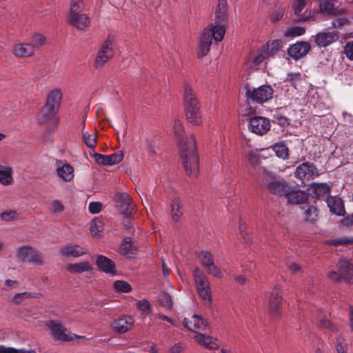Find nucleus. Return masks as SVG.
I'll list each match as a JSON object with an SVG mask.
<instances>
[{
  "label": "nucleus",
  "instance_id": "f257e3e1",
  "mask_svg": "<svg viewBox=\"0 0 353 353\" xmlns=\"http://www.w3.org/2000/svg\"><path fill=\"white\" fill-rule=\"evenodd\" d=\"M228 16V3L226 0H219L215 13L216 21L205 29L199 41L198 55L200 57L207 55L212 44V39L215 42L223 40L225 34V26L222 24L226 21Z\"/></svg>",
  "mask_w": 353,
  "mask_h": 353
},
{
  "label": "nucleus",
  "instance_id": "f03ea898",
  "mask_svg": "<svg viewBox=\"0 0 353 353\" xmlns=\"http://www.w3.org/2000/svg\"><path fill=\"white\" fill-rule=\"evenodd\" d=\"M173 129L180 152L183 161L185 170L189 176H196L199 171V157L196 153L195 138L193 135L183 137V125L180 120L176 119L173 123Z\"/></svg>",
  "mask_w": 353,
  "mask_h": 353
},
{
  "label": "nucleus",
  "instance_id": "7ed1b4c3",
  "mask_svg": "<svg viewBox=\"0 0 353 353\" xmlns=\"http://www.w3.org/2000/svg\"><path fill=\"white\" fill-rule=\"evenodd\" d=\"M183 98L185 116L188 121L193 125H199L201 124L203 115L201 105L192 88L188 84H185L184 86Z\"/></svg>",
  "mask_w": 353,
  "mask_h": 353
},
{
  "label": "nucleus",
  "instance_id": "20e7f679",
  "mask_svg": "<svg viewBox=\"0 0 353 353\" xmlns=\"http://www.w3.org/2000/svg\"><path fill=\"white\" fill-rule=\"evenodd\" d=\"M61 98L62 94L59 89L53 90L48 93L46 106L38 118L39 123H45L54 115L60 106Z\"/></svg>",
  "mask_w": 353,
  "mask_h": 353
},
{
  "label": "nucleus",
  "instance_id": "39448f33",
  "mask_svg": "<svg viewBox=\"0 0 353 353\" xmlns=\"http://www.w3.org/2000/svg\"><path fill=\"white\" fill-rule=\"evenodd\" d=\"M114 37L108 35L99 47L94 62V67L101 68L114 55Z\"/></svg>",
  "mask_w": 353,
  "mask_h": 353
},
{
  "label": "nucleus",
  "instance_id": "423d86ee",
  "mask_svg": "<svg viewBox=\"0 0 353 353\" xmlns=\"http://www.w3.org/2000/svg\"><path fill=\"white\" fill-rule=\"evenodd\" d=\"M16 258L19 261H28L35 265L43 263V254L31 246L23 245L16 250Z\"/></svg>",
  "mask_w": 353,
  "mask_h": 353
},
{
  "label": "nucleus",
  "instance_id": "0eeeda50",
  "mask_svg": "<svg viewBox=\"0 0 353 353\" xmlns=\"http://www.w3.org/2000/svg\"><path fill=\"white\" fill-rule=\"evenodd\" d=\"M197 256L199 262L209 274L216 278H221L222 276V272L221 270L215 265L214 257L210 252L202 250L198 253Z\"/></svg>",
  "mask_w": 353,
  "mask_h": 353
},
{
  "label": "nucleus",
  "instance_id": "6e6552de",
  "mask_svg": "<svg viewBox=\"0 0 353 353\" xmlns=\"http://www.w3.org/2000/svg\"><path fill=\"white\" fill-rule=\"evenodd\" d=\"M270 121L266 117L254 116L249 120L248 129L255 134L263 136L270 130Z\"/></svg>",
  "mask_w": 353,
  "mask_h": 353
},
{
  "label": "nucleus",
  "instance_id": "1a4fd4ad",
  "mask_svg": "<svg viewBox=\"0 0 353 353\" xmlns=\"http://www.w3.org/2000/svg\"><path fill=\"white\" fill-rule=\"evenodd\" d=\"M328 276L334 281H339L342 278L352 279H353V265L347 260L341 259L338 263V270L331 271Z\"/></svg>",
  "mask_w": 353,
  "mask_h": 353
},
{
  "label": "nucleus",
  "instance_id": "9d476101",
  "mask_svg": "<svg viewBox=\"0 0 353 353\" xmlns=\"http://www.w3.org/2000/svg\"><path fill=\"white\" fill-rule=\"evenodd\" d=\"M301 81L300 73L290 74L288 75L285 83L281 90L288 100H292L297 93V85Z\"/></svg>",
  "mask_w": 353,
  "mask_h": 353
},
{
  "label": "nucleus",
  "instance_id": "9b49d317",
  "mask_svg": "<svg viewBox=\"0 0 353 353\" xmlns=\"http://www.w3.org/2000/svg\"><path fill=\"white\" fill-rule=\"evenodd\" d=\"M273 90L270 85H263L249 92L250 99L259 103H263L272 98Z\"/></svg>",
  "mask_w": 353,
  "mask_h": 353
},
{
  "label": "nucleus",
  "instance_id": "f8f14e48",
  "mask_svg": "<svg viewBox=\"0 0 353 353\" xmlns=\"http://www.w3.org/2000/svg\"><path fill=\"white\" fill-rule=\"evenodd\" d=\"M48 327L53 336L59 340L68 341L72 340L74 338L81 339L83 337L82 336L72 334L63 325L56 323L54 321H51L48 324Z\"/></svg>",
  "mask_w": 353,
  "mask_h": 353
},
{
  "label": "nucleus",
  "instance_id": "ddd939ff",
  "mask_svg": "<svg viewBox=\"0 0 353 353\" xmlns=\"http://www.w3.org/2000/svg\"><path fill=\"white\" fill-rule=\"evenodd\" d=\"M185 327L194 332L205 330L208 327L207 322L198 315H192L190 319L185 318L183 321Z\"/></svg>",
  "mask_w": 353,
  "mask_h": 353
},
{
  "label": "nucleus",
  "instance_id": "4468645a",
  "mask_svg": "<svg viewBox=\"0 0 353 353\" xmlns=\"http://www.w3.org/2000/svg\"><path fill=\"white\" fill-rule=\"evenodd\" d=\"M296 178L300 179H310L318 175L316 167L311 163H303L299 165L294 172Z\"/></svg>",
  "mask_w": 353,
  "mask_h": 353
},
{
  "label": "nucleus",
  "instance_id": "2eb2a0df",
  "mask_svg": "<svg viewBox=\"0 0 353 353\" xmlns=\"http://www.w3.org/2000/svg\"><path fill=\"white\" fill-rule=\"evenodd\" d=\"M95 161L103 165H112L119 163L123 159V154L121 151H118L110 155H103L101 154H94Z\"/></svg>",
  "mask_w": 353,
  "mask_h": 353
},
{
  "label": "nucleus",
  "instance_id": "dca6fc26",
  "mask_svg": "<svg viewBox=\"0 0 353 353\" xmlns=\"http://www.w3.org/2000/svg\"><path fill=\"white\" fill-rule=\"evenodd\" d=\"M86 253V249L78 244L68 243L59 249V254L64 256L79 257Z\"/></svg>",
  "mask_w": 353,
  "mask_h": 353
},
{
  "label": "nucleus",
  "instance_id": "f3484780",
  "mask_svg": "<svg viewBox=\"0 0 353 353\" xmlns=\"http://www.w3.org/2000/svg\"><path fill=\"white\" fill-rule=\"evenodd\" d=\"M310 49L308 43L301 41L292 45L288 49V54L294 59L298 60L305 56Z\"/></svg>",
  "mask_w": 353,
  "mask_h": 353
},
{
  "label": "nucleus",
  "instance_id": "a211bd4d",
  "mask_svg": "<svg viewBox=\"0 0 353 353\" xmlns=\"http://www.w3.org/2000/svg\"><path fill=\"white\" fill-rule=\"evenodd\" d=\"M309 191L312 196L318 199H325L330 196V186L325 183H312L309 188Z\"/></svg>",
  "mask_w": 353,
  "mask_h": 353
},
{
  "label": "nucleus",
  "instance_id": "6ab92c4d",
  "mask_svg": "<svg viewBox=\"0 0 353 353\" xmlns=\"http://www.w3.org/2000/svg\"><path fill=\"white\" fill-rule=\"evenodd\" d=\"M281 302L282 297L280 295L279 290L276 289L272 292L269 303L270 314L273 318H277L281 315Z\"/></svg>",
  "mask_w": 353,
  "mask_h": 353
},
{
  "label": "nucleus",
  "instance_id": "aec40b11",
  "mask_svg": "<svg viewBox=\"0 0 353 353\" xmlns=\"http://www.w3.org/2000/svg\"><path fill=\"white\" fill-rule=\"evenodd\" d=\"M57 176L64 182H70L74 178V168L68 163H58L56 168Z\"/></svg>",
  "mask_w": 353,
  "mask_h": 353
},
{
  "label": "nucleus",
  "instance_id": "412c9836",
  "mask_svg": "<svg viewBox=\"0 0 353 353\" xmlns=\"http://www.w3.org/2000/svg\"><path fill=\"white\" fill-rule=\"evenodd\" d=\"M68 21L71 25L81 30L88 28L90 23V17L87 14L80 12L69 14Z\"/></svg>",
  "mask_w": 353,
  "mask_h": 353
},
{
  "label": "nucleus",
  "instance_id": "4be33fe9",
  "mask_svg": "<svg viewBox=\"0 0 353 353\" xmlns=\"http://www.w3.org/2000/svg\"><path fill=\"white\" fill-rule=\"evenodd\" d=\"M285 197L287 201L293 204H299L304 203L307 199V195L302 190L292 188L290 186Z\"/></svg>",
  "mask_w": 353,
  "mask_h": 353
},
{
  "label": "nucleus",
  "instance_id": "5701e85b",
  "mask_svg": "<svg viewBox=\"0 0 353 353\" xmlns=\"http://www.w3.org/2000/svg\"><path fill=\"white\" fill-rule=\"evenodd\" d=\"M117 205L120 212L125 216L131 215V199L127 193H121L117 195Z\"/></svg>",
  "mask_w": 353,
  "mask_h": 353
},
{
  "label": "nucleus",
  "instance_id": "b1692460",
  "mask_svg": "<svg viewBox=\"0 0 353 353\" xmlns=\"http://www.w3.org/2000/svg\"><path fill=\"white\" fill-rule=\"evenodd\" d=\"M193 276L198 292L210 288V281L201 269L195 268L193 270Z\"/></svg>",
  "mask_w": 353,
  "mask_h": 353
},
{
  "label": "nucleus",
  "instance_id": "393cba45",
  "mask_svg": "<svg viewBox=\"0 0 353 353\" xmlns=\"http://www.w3.org/2000/svg\"><path fill=\"white\" fill-rule=\"evenodd\" d=\"M34 46L30 43H17L13 47V53L17 57H29L34 54Z\"/></svg>",
  "mask_w": 353,
  "mask_h": 353
},
{
  "label": "nucleus",
  "instance_id": "a878e982",
  "mask_svg": "<svg viewBox=\"0 0 353 353\" xmlns=\"http://www.w3.org/2000/svg\"><path fill=\"white\" fill-rule=\"evenodd\" d=\"M326 203L332 213L338 216H343L345 210L341 199L337 196H330L327 199Z\"/></svg>",
  "mask_w": 353,
  "mask_h": 353
},
{
  "label": "nucleus",
  "instance_id": "bb28decb",
  "mask_svg": "<svg viewBox=\"0 0 353 353\" xmlns=\"http://www.w3.org/2000/svg\"><path fill=\"white\" fill-rule=\"evenodd\" d=\"M268 188L272 193L285 196L290 185L283 179H279L270 182L268 184Z\"/></svg>",
  "mask_w": 353,
  "mask_h": 353
},
{
  "label": "nucleus",
  "instance_id": "cd10ccee",
  "mask_svg": "<svg viewBox=\"0 0 353 353\" xmlns=\"http://www.w3.org/2000/svg\"><path fill=\"white\" fill-rule=\"evenodd\" d=\"M269 57L268 52H266L263 47L253 52L250 57L248 62L254 69H258L265 61Z\"/></svg>",
  "mask_w": 353,
  "mask_h": 353
},
{
  "label": "nucleus",
  "instance_id": "c85d7f7f",
  "mask_svg": "<svg viewBox=\"0 0 353 353\" xmlns=\"http://www.w3.org/2000/svg\"><path fill=\"white\" fill-rule=\"evenodd\" d=\"M133 324L130 316H123L115 320L112 324L114 330L119 333H124L130 330Z\"/></svg>",
  "mask_w": 353,
  "mask_h": 353
},
{
  "label": "nucleus",
  "instance_id": "c756f323",
  "mask_svg": "<svg viewBox=\"0 0 353 353\" xmlns=\"http://www.w3.org/2000/svg\"><path fill=\"white\" fill-rule=\"evenodd\" d=\"M336 40V35L332 32H323L318 33L314 38L316 44L319 47L329 46Z\"/></svg>",
  "mask_w": 353,
  "mask_h": 353
},
{
  "label": "nucleus",
  "instance_id": "7c9ffc66",
  "mask_svg": "<svg viewBox=\"0 0 353 353\" xmlns=\"http://www.w3.org/2000/svg\"><path fill=\"white\" fill-rule=\"evenodd\" d=\"M194 339L200 345H202L205 348L210 350H216L219 348L216 340L210 336L198 333L194 336Z\"/></svg>",
  "mask_w": 353,
  "mask_h": 353
},
{
  "label": "nucleus",
  "instance_id": "2f4dec72",
  "mask_svg": "<svg viewBox=\"0 0 353 353\" xmlns=\"http://www.w3.org/2000/svg\"><path fill=\"white\" fill-rule=\"evenodd\" d=\"M97 265L104 272L113 274L115 272L114 263L105 256L100 255L97 259Z\"/></svg>",
  "mask_w": 353,
  "mask_h": 353
},
{
  "label": "nucleus",
  "instance_id": "473e14b6",
  "mask_svg": "<svg viewBox=\"0 0 353 353\" xmlns=\"http://www.w3.org/2000/svg\"><path fill=\"white\" fill-rule=\"evenodd\" d=\"M66 270L71 274H80L92 270V266L88 261L80 263L68 264Z\"/></svg>",
  "mask_w": 353,
  "mask_h": 353
},
{
  "label": "nucleus",
  "instance_id": "72a5a7b5",
  "mask_svg": "<svg viewBox=\"0 0 353 353\" xmlns=\"http://www.w3.org/2000/svg\"><path fill=\"white\" fill-rule=\"evenodd\" d=\"M135 246L130 237H125L120 246V252L123 255L132 257L135 254Z\"/></svg>",
  "mask_w": 353,
  "mask_h": 353
},
{
  "label": "nucleus",
  "instance_id": "f704fd0d",
  "mask_svg": "<svg viewBox=\"0 0 353 353\" xmlns=\"http://www.w3.org/2000/svg\"><path fill=\"white\" fill-rule=\"evenodd\" d=\"M183 215L181 210V204L178 198H174L172 201L171 203V216L174 222H177L180 220Z\"/></svg>",
  "mask_w": 353,
  "mask_h": 353
},
{
  "label": "nucleus",
  "instance_id": "c9c22d12",
  "mask_svg": "<svg viewBox=\"0 0 353 353\" xmlns=\"http://www.w3.org/2000/svg\"><path fill=\"white\" fill-rule=\"evenodd\" d=\"M12 169L10 167H5L0 169V184L9 185L12 183Z\"/></svg>",
  "mask_w": 353,
  "mask_h": 353
},
{
  "label": "nucleus",
  "instance_id": "e433bc0d",
  "mask_svg": "<svg viewBox=\"0 0 353 353\" xmlns=\"http://www.w3.org/2000/svg\"><path fill=\"white\" fill-rule=\"evenodd\" d=\"M282 46L283 41L280 39H276L269 41L266 45L263 46L262 47L266 52H268L269 57H272L276 54Z\"/></svg>",
  "mask_w": 353,
  "mask_h": 353
},
{
  "label": "nucleus",
  "instance_id": "4c0bfd02",
  "mask_svg": "<svg viewBox=\"0 0 353 353\" xmlns=\"http://www.w3.org/2000/svg\"><path fill=\"white\" fill-rule=\"evenodd\" d=\"M276 157L282 159H287L289 157L288 148L283 142H278L272 146Z\"/></svg>",
  "mask_w": 353,
  "mask_h": 353
},
{
  "label": "nucleus",
  "instance_id": "58836bf2",
  "mask_svg": "<svg viewBox=\"0 0 353 353\" xmlns=\"http://www.w3.org/2000/svg\"><path fill=\"white\" fill-rule=\"evenodd\" d=\"M30 41V43L34 46V49L35 50L36 48L44 46L47 43V38L42 34L35 32L32 34Z\"/></svg>",
  "mask_w": 353,
  "mask_h": 353
},
{
  "label": "nucleus",
  "instance_id": "ea45409f",
  "mask_svg": "<svg viewBox=\"0 0 353 353\" xmlns=\"http://www.w3.org/2000/svg\"><path fill=\"white\" fill-rule=\"evenodd\" d=\"M318 216L317 209L314 205L308 206L304 212V217L306 221L314 223Z\"/></svg>",
  "mask_w": 353,
  "mask_h": 353
},
{
  "label": "nucleus",
  "instance_id": "a19ab883",
  "mask_svg": "<svg viewBox=\"0 0 353 353\" xmlns=\"http://www.w3.org/2000/svg\"><path fill=\"white\" fill-rule=\"evenodd\" d=\"M305 32V30L303 27L301 26H291L288 27L284 33V35L286 37H295L298 36H301Z\"/></svg>",
  "mask_w": 353,
  "mask_h": 353
},
{
  "label": "nucleus",
  "instance_id": "79ce46f5",
  "mask_svg": "<svg viewBox=\"0 0 353 353\" xmlns=\"http://www.w3.org/2000/svg\"><path fill=\"white\" fill-rule=\"evenodd\" d=\"M309 0H295L294 4L293 6V10L294 14L299 17V20H305V17H301V12L305 7L307 3Z\"/></svg>",
  "mask_w": 353,
  "mask_h": 353
},
{
  "label": "nucleus",
  "instance_id": "37998d69",
  "mask_svg": "<svg viewBox=\"0 0 353 353\" xmlns=\"http://www.w3.org/2000/svg\"><path fill=\"white\" fill-rule=\"evenodd\" d=\"M103 230L102 221L99 219H94L91 223L90 232L93 236H99L100 232Z\"/></svg>",
  "mask_w": 353,
  "mask_h": 353
},
{
  "label": "nucleus",
  "instance_id": "c03bdc74",
  "mask_svg": "<svg viewBox=\"0 0 353 353\" xmlns=\"http://www.w3.org/2000/svg\"><path fill=\"white\" fill-rule=\"evenodd\" d=\"M113 286L115 290L119 292L126 293L132 290L130 285L128 282L122 280L114 281Z\"/></svg>",
  "mask_w": 353,
  "mask_h": 353
},
{
  "label": "nucleus",
  "instance_id": "a18cd8bd",
  "mask_svg": "<svg viewBox=\"0 0 353 353\" xmlns=\"http://www.w3.org/2000/svg\"><path fill=\"white\" fill-rule=\"evenodd\" d=\"M82 137L85 144L90 148H94L97 144V136L95 134H89L83 131Z\"/></svg>",
  "mask_w": 353,
  "mask_h": 353
},
{
  "label": "nucleus",
  "instance_id": "49530a36",
  "mask_svg": "<svg viewBox=\"0 0 353 353\" xmlns=\"http://www.w3.org/2000/svg\"><path fill=\"white\" fill-rule=\"evenodd\" d=\"M64 208L63 203L59 199H54L50 203V211L54 214L63 212Z\"/></svg>",
  "mask_w": 353,
  "mask_h": 353
},
{
  "label": "nucleus",
  "instance_id": "de8ad7c7",
  "mask_svg": "<svg viewBox=\"0 0 353 353\" xmlns=\"http://www.w3.org/2000/svg\"><path fill=\"white\" fill-rule=\"evenodd\" d=\"M84 8L83 0H71L69 14L81 12Z\"/></svg>",
  "mask_w": 353,
  "mask_h": 353
},
{
  "label": "nucleus",
  "instance_id": "09e8293b",
  "mask_svg": "<svg viewBox=\"0 0 353 353\" xmlns=\"http://www.w3.org/2000/svg\"><path fill=\"white\" fill-rule=\"evenodd\" d=\"M198 293L201 299L203 300L204 305L210 307L212 304L210 288L199 291Z\"/></svg>",
  "mask_w": 353,
  "mask_h": 353
},
{
  "label": "nucleus",
  "instance_id": "8fccbe9b",
  "mask_svg": "<svg viewBox=\"0 0 353 353\" xmlns=\"http://www.w3.org/2000/svg\"><path fill=\"white\" fill-rule=\"evenodd\" d=\"M159 302L161 305L168 310H170L172 307V301L169 294L163 292L160 295Z\"/></svg>",
  "mask_w": 353,
  "mask_h": 353
},
{
  "label": "nucleus",
  "instance_id": "3c124183",
  "mask_svg": "<svg viewBox=\"0 0 353 353\" xmlns=\"http://www.w3.org/2000/svg\"><path fill=\"white\" fill-rule=\"evenodd\" d=\"M145 150L151 154L157 153L156 143L152 139H146L144 143Z\"/></svg>",
  "mask_w": 353,
  "mask_h": 353
},
{
  "label": "nucleus",
  "instance_id": "603ef678",
  "mask_svg": "<svg viewBox=\"0 0 353 353\" xmlns=\"http://www.w3.org/2000/svg\"><path fill=\"white\" fill-rule=\"evenodd\" d=\"M347 344L345 340L341 336L336 337V349L338 353H347Z\"/></svg>",
  "mask_w": 353,
  "mask_h": 353
},
{
  "label": "nucleus",
  "instance_id": "864d4df0",
  "mask_svg": "<svg viewBox=\"0 0 353 353\" xmlns=\"http://www.w3.org/2000/svg\"><path fill=\"white\" fill-rule=\"evenodd\" d=\"M17 217L18 213L14 210L4 212L1 214V220L6 222L14 221Z\"/></svg>",
  "mask_w": 353,
  "mask_h": 353
},
{
  "label": "nucleus",
  "instance_id": "5fc2aeb1",
  "mask_svg": "<svg viewBox=\"0 0 353 353\" xmlns=\"http://www.w3.org/2000/svg\"><path fill=\"white\" fill-rule=\"evenodd\" d=\"M32 297H33L32 294L29 292L17 293L14 295L12 301L15 304H20L23 300Z\"/></svg>",
  "mask_w": 353,
  "mask_h": 353
},
{
  "label": "nucleus",
  "instance_id": "6e6d98bb",
  "mask_svg": "<svg viewBox=\"0 0 353 353\" xmlns=\"http://www.w3.org/2000/svg\"><path fill=\"white\" fill-rule=\"evenodd\" d=\"M137 307L146 314H149L152 310L151 304L146 299L139 301L137 303Z\"/></svg>",
  "mask_w": 353,
  "mask_h": 353
},
{
  "label": "nucleus",
  "instance_id": "4d7b16f0",
  "mask_svg": "<svg viewBox=\"0 0 353 353\" xmlns=\"http://www.w3.org/2000/svg\"><path fill=\"white\" fill-rule=\"evenodd\" d=\"M248 162L252 165H256L259 163V156L256 151H250L246 155Z\"/></svg>",
  "mask_w": 353,
  "mask_h": 353
},
{
  "label": "nucleus",
  "instance_id": "13d9d810",
  "mask_svg": "<svg viewBox=\"0 0 353 353\" xmlns=\"http://www.w3.org/2000/svg\"><path fill=\"white\" fill-rule=\"evenodd\" d=\"M0 353H36L34 350H17L13 347H0Z\"/></svg>",
  "mask_w": 353,
  "mask_h": 353
},
{
  "label": "nucleus",
  "instance_id": "bf43d9fd",
  "mask_svg": "<svg viewBox=\"0 0 353 353\" xmlns=\"http://www.w3.org/2000/svg\"><path fill=\"white\" fill-rule=\"evenodd\" d=\"M343 52L346 57L353 60V41H347L343 47Z\"/></svg>",
  "mask_w": 353,
  "mask_h": 353
},
{
  "label": "nucleus",
  "instance_id": "052dcab7",
  "mask_svg": "<svg viewBox=\"0 0 353 353\" xmlns=\"http://www.w3.org/2000/svg\"><path fill=\"white\" fill-rule=\"evenodd\" d=\"M102 205L99 202H90L88 205L90 212L92 214H97L101 212Z\"/></svg>",
  "mask_w": 353,
  "mask_h": 353
},
{
  "label": "nucleus",
  "instance_id": "680f3d73",
  "mask_svg": "<svg viewBox=\"0 0 353 353\" xmlns=\"http://www.w3.org/2000/svg\"><path fill=\"white\" fill-rule=\"evenodd\" d=\"M283 14H284L283 10L277 9V10H274V12H272V17H271L272 21L274 22L279 21L280 19H282Z\"/></svg>",
  "mask_w": 353,
  "mask_h": 353
},
{
  "label": "nucleus",
  "instance_id": "e2e57ef3",
  "mask_svg": "<svg viewBox=\"0 0 353 353\" xmlns=\"http://www.w3.org/2000/svg\"><path fill=\"white\" fill-rule=\"evenodd\" d=\"M320 326L322 328H327L330 331H335V327L327 319H321L320 322Z\"/></svg>",
  "mask_w": 353,
  "mask_h": 353
},
{
  "label": "nucleus",
  "instance_id": "0e129e2a",
  "mask_svg": "<svg viewBox=\"0 0 353 353\" xmlns=\"http://www.w3.org/2000/svg\"><path fill=\"white\" fill-rule=\"evenodd\" d=\"M333 243L335 244H341V245H345V244H351L353 243V238H347V237H343L340 238L336 240L333 241Z\"/></svg>",
  "mask_w": 353,
  "mask_h": 353
},
{
  "label": "nucleus",
  "instance_id": "69168bd1",
  "mask_svg": "<svg viewBox=\"0 0 353 353\" xmlns=\"http://www.w3.org/2000/svg\"><path fill=\"white\" fill-rule=\"evenodd\" d=\"M287 265H288V268L293 273H297L301 271V266L296 263L289 262Z\"/></svg>",
  "mask_w": 353,
  "mask_h": 353
},
{
  "label": "nucleus",
  "instance_id": "338daca9",
  "mask_svg": "<svg viewBox=\"0 0 353 353\" xmlns=\"http://www.w3.org/2000/svg\"><path fill=\"white\" fill-rule=\"evenodd\" d=\"M343 117L345 122V125H348L350 126L353 125V116L351 114L343 112Z\"/></svg>",
  "mask_w": 353,
  "mask_h": 353
},
{
  "label": "nucleus",
  "instance_id": "774afa93",
  "mask_svg": "<svg viewBox=\"0 0 353 353\" xmlns=\"http://www.w3.org/2000/svg\"><path fill=\"white\" fill-rule=\"evenodd\" d=\"M321 10L330 12L333 10V6L330 1H326L321 4Z\"/></svg>",
  "mask_w": 353,
  "mask_h": 353
}]
</instances>
